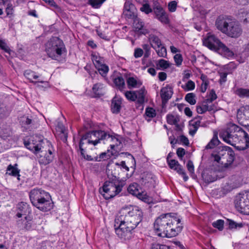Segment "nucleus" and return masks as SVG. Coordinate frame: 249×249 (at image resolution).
Listing matches in <instances>:
<instances>
[{
    "label": "nucleus",
    "instance_id": "obj_54",
    "mask_svg": "<svg viewBox=\"0 0 249 249\" xmlns=\"http://www.w3.org/2000/svg\"><path fill=\"white\" fill-rule=\"evenodd\" d=\"M31 123V120L26 117H23L21 118L20 123L22 127H25L26 125H29Z\"/></svg>",
    "mask_w": 249,
    "mask_h": 249
},
{
    "label": "nucleus",
    "instance_id": "obj_9",
    "mask_svg": "<svg viewBox=\"0 0 249 249\" xmlns=\"http://www.w3.org/2000/svg\"><path fill=\"white\" fill-rule=\"evenodd\" d=\"M45 51L49 57L59 60L66 48L63 41L56 37L51 38L45 44Z\"/></svg>",
    "mask_w": 249,
    "mask_h": 249
},
{
    "label": "nucleus",
    "instance_id": "obj_57",
    "mask_svg": "<svg viewBox=\"0 0 249 249\" xmlns=\"http://www.w3.org/2000/svg\"><path fill=\"white\" fill-rule=\"evenodd\" d=\"M5 12L6 13L7 16H11L13 15V6L12 4L8 3L7 5V7L5 9Z\"/></svg>",
    "mask_w": 249,
    "mask_h": 249
},
{
    "label": "nucleus",
    "instance_id": "obj_32",
    "mask_svg": "<svg viewBox=\"0 0 249 249\" xmlns=\"http://www.w3.org/2000/svg\"><path fill=\"white\" fill-rule=\"evenodd\" d=\"M104 88V85L101 83H97L93 85L92 87V91L94 94L98 96L103 95V89Z\"/></svg>",
    "mask_w": 249,
    "mask_h": 249
},
{
    "label": "nucleus",
    "instance_id": "obj_51",
    "mask_svg": "<svg viewBox=\"0 0 249 249\" xmlns=\"http://www.w3.org/2000/svg\"><path fill=\"white\" fill-rule=\"evenodd\" d=\"M122 168L125 169L126 171L129 170V168L126 165L125 161H122L120 163H115V166L114 167V169L115 170H119V169H121Z\"/></svg>",
    "mask_w": 249,
    "mask_h": 249
},
{
    "label": "nucleus",
    "instance_id": "obj_8",
    "mask_svg": "<svg viewBox=\"0 0 249 249\" xmlns=\"http://www.w3.org/2000/svg\"><path fill=\"white\" fill-rule=\"evenodd\" d=\"M208 48L226 56H231L233 53L213 34L208 33L203 41Z\"/></svg>",
    "mask_w": 249,
    "mask_h": 249
},
{
    "label": "nucleus",
    "instance_id": "obj_52",
    "mask_svg": "<svg viewBox=\"0 0 249 249\" xmlns=\"http://www.w3.org/2000/svg\"><path fill=\"white\" fill-rule=\"evenodd\" d=\"M174 59L177 66H179L181 65L183 60L181 54L179 53L175 54Z\"/></svg>",
    "mask_w": 249,
    "mask_h": 249
},
{
    "label": "nucleus",
    "instance_id": "obj_41",
    "mask_svg": "<svg viewBox=\"0 0 249 249\" xmlns=\"http://www.w3.org/2000/svg\"><path fill=\"white\" fill-rule=\"evenodd\" d=\"M0 49L3 50L5 53H7L10 55L12 52L4 40L0 39Z\"/></svg>",
    "mask_w": 249,
    "mask_h": 249
},
{
    "label": "nucleus",
    "instance_id": "obj_49",
    "mask_svg": "<svg viewBox=\"0 0 249 249\" xmlns=\"http://www.w3.org/2000/svg\"><path fill=\"white\" fill-rule=\"evenodd\" d=\"M109 158V155L106 152H103L99 155V156L95 157V161H100L101 160H105Z\"/></svg>",
    "mask_w": 249,
    "mask_h": 249
},
{
    "label": "nucleus",
    "instance_id": "obj_6",
    "mask_svg": "<svg viewBox=\"0 0 249 249\" xmlns=\"http://www.w3.org/2000/svg\"><path fill=\"white\" fill-rule=\"evenodd\" d=\"M217 28L227 36L238 38L242 34V29L239 22L229 18L219 17L215 21Z\"/></svg>",
    "mask_w": 249,
    "mask_h": 249
},
{
    "label": "nucleus",
    "instance_id": "obj_24",
    "mask_svg": "<svg viewBox=\"0 0 249 249\" xmlns=\"http://www.w3.org/2000/svg\"><path fill=\"white\" fill-rule=\"evenodd\" d=\"M148 40L151 47L154 49H156V48L161 47V45L163 44L160 39L158 36L154 34H150L149 36Z\"/></svg>",
    "mask_w": 249,
    "mask_h": 249
},
{
    "label": "nucleus",
    "instance_id": "obj_35",
    "mask_svg": "<svg viewBox=\"0 0 249 249\" xmlns=\"http://www.w3.org/2000/svg\"><path fill=\"white\" fill-rule=\"evenodd\" d=\"M33 78L35 79H37L38 78H39V80L37 81L34 82L32 81V84H34L36 87H46L48 85V83L47 81H45L42 77H40V76L35 75L33 76Z\"/></svg>",
    "mask_w": 249,
    "mask_h": 249
},
{
    "label": "nucleus",
    "instance_id": "obj_29",
    "mask_svg": "<svg viewBox=\"0 0 249 249\" xmlns=\"http://www.w3.org/2000/svg\"><path fill=\"white\" fill-rule=\"evenodd\" d=\"M137 101L139 104H143L145 101V96L146 91L144 87H142L138 90H136Z\"/></svg>",
    "mask_w": 249,
    "mask_h": 249
},
{
    "label": "nucleus",
    "instance_id": "obj_56",
    "mask_svg": "<svg viewBox=\"0 0 249 249\" xmlns=\"http://www.w3.org/2000/svg\"><path fill=\"white\" fill-rule=\"evenodd\" d=\"M143 54V51L141 48H136L134 50V56L136 58L141 57Z\"/></svg>",
    "mask_w": 249,
    "mask_h": 249
},
{
    "label": "nucleus",
    "instance_id": "obj_46",
    "mask_svg": "<svg viewBox=\"0 0 249 249\" xmlns=\"http://www.w3.org/2000/svg\"><path fill=\"white\" fill-rule=\"evenodd\" d=\"M224 222L223 220L219 219L213 223V227L218 229L219 231L223 229Z\"/></svg>",
    "mask_w": 249,
    "mask_h": 249
},
{
    "label": "nucleus",
    "instance_id": "obj_21",
    "mask_svg": "<svg viewBox=\"0 0 249 249\" xmlns=\"http://www.w3.org/2000/svg\"><path fill=\"white\" fill-rule=\"evenodd\" d=\"M172 89L169 86L162 88L160 90V96L162 103L166 102L173 94Z\"/></svg>",
    "mask_w": 249,
    "mask_h": 249
},
{
    "label": "nucleus",
    "instance_id": "obj_22",
    "mask_svg": "<svg viewBox=\"0 0 249 249\" xmlns=\"http://www.w3.org/2000/svg\"><path fill=\"white\" fill-rule=\"evenodd\" d=\"M126 81L129 89L139 88L142 84V82L137 77H129L126 79Z\"/></svg>",
    "mask_w": 249,
    "mask_h": 249
},
{
    "label": "nucleus",
    "instance_id": "obj_27",
    "mask_svg": "<svg viewBox=\"0 0 249 249\" xmlns=\"http://www.w3.org/2000/svg\"><path fill=\"white\" fill-rule=\"evenodd\" d=\"M17 209L20 212H18L17 214V217L20 218L22 215H26L29 209V205L24 202L19 203L17 205Z\"/></svg>",
    "mask_w": 249,
    "mask_h": 249
},
{
    "label": "nucleus",
    "instance_id": "obj_2",
    "mask_svg": "<svg viewBox=\"0 0 249 249\" xmlns=\"http://www.w3.org/2000/svg\"><path fill=\"white\" fill-rule=\"evenodd\" d=\"M220 137L238 150H244L249 147V136L241 127L235 124L230 125L221 130Z\"/></svg>",
    "mask_w": 249,
    "mask_h": 249
},
{
    "label": "nucleus",
    "instance_id": "obj_47",
    "mask_svg": "<svg viewBox=\"0 0 249 249\" xmlns=\"http://www.w3.org/2000/svg\"><path fill=\"white\" fill-rule=\"evenodd\" d=\"M243 226V224L241 223H237L234 221L230 220H229V228L230 229L240 228Z\"/></svg>",
    "mask_w": 249,
    "mask_h": 249
},
{
    "label": "nucleus",
    "instance_id": "obj_5",
    "mask_svg": "<svg viewBox=\"0 0 249 249\" xmlns=\"http://www.w3.org/2000/svg\"><path fill=\"white\" fill-rule=\"evenodd\" d=\"M143 213L138 207H135L130 210L128 208H123L120 212V215L115 219V222H123L132 230L136 228L142 221Z\"/></svg>",
    "mask_w": 249,
    "mask_h": 249
},
{
    "label": "nucleus",
    "instance_id": "obj_61",
    "mask_svg": "<svg viewBox=\"0 0 249 249\" xmlns=\"http://www.w3.org/2000/svg\"><path fill=\"white\" fill-rule=\"evenodd\" d=\"M158 78L160 81H163L166 80L167 74L164 72H160L158 74Z\"/></svg>",
    "mask_w": 249,
    "mask_h": 249
},
{
    "label": "nucleus",
    "instance_id": "obj_16",
    "mask_svg": "<svg viewBox=\"0 0 249 249\" xmlns=\"http://www.w3.org/2000/svg\"><path fill=\"white\" fill-rule=\"evenodd\" d=\"M168 164L171 169L176 171L178 174L183 176V179L185 181L188 180V177L186 175L184 169L177 160H170L168 161Z\"/></svg>",
    "mask_w": 249,
    "mask_h": 249
},
{
    "label": "nucleus",
    "instance_id": "obj_11",
    "mask_svg": "<svg viewBox=\"0 0 249 249\" xmlns=\"http://www.w3.org/2000/svg\"><path fill=\"white\" fill-rule=\"evenodd\" d=\"M106 132L102 130L93 131L83 135L80 139L79 144L80 147L83 145L87 146L89 144L97 145L101 141H105Z\"/></svg>",
    "mask_w": 249,
    "mask_h": 249
},
{
    "label": "nucleus",
    "instance_id": "obj_1",
    "mask_svg": "<svg viewBox=\"0 0 249 249\" xmlns=\"http://www.w3.org/2000/svg\"><path fill=\"white\" fill-rule=\"evenodd\" d=\"M182 228L180 220L172 216L171 213L160 215L154 224L155 232L160 237H175L181 232Z\"/></svg>",
    "mask_w": 249,
    "mask_h": 249
},
{
    "label": "nucleus",
    "instance_id": "obj_31",
    "mask_svg": "<svg viewBox=\"0 0 249 249\" xmlns=\"http://www.w3.org/2000/svg\"><path fill=\"white\" fill-rule=\"evenodd\" d=\"M235 94L241 98H249V89L244 88H237L235 91Z\"/></svg>",
    "mask_w": 249,
    "mask_h": 249
},
{
    "label": "nucleus",
    "instance_id": "obj_53",
    "mask_svg": "<svg viewBox=\"0 0 249 249\" xmlns=\"http://www.w3.org/2000/svg\"><path fill=\"white\" fill-rule=\"evenodd\" d=\"M177 6V2L175 0L170 2L168 4V10L171 12L176 11Z\"/></svg>",
    "mask_w": 249,
    "mask_h": 249
},
{
    "label": "nucleus",
    "instance_id": "obj_4",
    "mask_svg": "<svg viewBox=\"0 0 249 249\" xmlns=\"http://www.w3.org/2000/svg\"><path fill=\"white\" fill-rule=\"evenodd\" d=\"M118 174L116 173L108 174V180H107L102 187V191L100 190L101 194L106 199L112 198L118 195L122 190L125 185L124 181L119 180Z\"/></svg>",
    "mask_w": 249,
    "mask_h": 249
},
{
    "label": "nucleus",
    "instance_id": "obj_44",
    "mask_svg": "<svg viewBox=\"0 0 249 249\" xmlns=\"http://www.w3.org/2000/svg\"><path fill=\"white\" fill-rule=\"evenodd\" d=\"M106 0H89V2L94 8H98Z\"/></svg>",
    "mask_w": 249,
    "mask_h": 249
},
{
    "label": "nucleus",
    "instance_id": "obj_19",
    "mask_svg": "<svg viewBox=\"0 0 249 249\" xmlns=\"http://www.w3.org/2000/svg\"><path fill=\"white\" fill-rule=\"evenodd\" d=\"M113 83L116 88L121 92H124L126 89L124 80L121 74L117 75L113 79Z\"/></svg>",
    "mask_w": 249,
    "mask_h": 249
},
{
    "label": "nucleus",
    "instance_id": "obj_33",
    "mask_svg": "<svg viewBox=\"0 0 249 249\" xmlns=\"http://www.w3.org/2000/svg\"><path fill=\"white\" fill-rule=\"evenodd\" d=\"M171 65L169 61L163 59H160L156 63L157 69L163 70L169 68Z\"/></svg>",
    "mask_w": 249,
    "mask_h": 249
},
{
    "label": "nucleus",
    "instance_id": "obj_25",
    "mask_svg": "<svg viewBox=\"0 0 249 249\" xmlns=\"http://www.w3.org/2000/svg\"><path fill=\"white\" fill-rule=\"evenodd\" d=\"M122 104V99L115 97L112 100L111 110L114 113L120 112Z\"/></svg>",
    "mask_w": 249,
    "mask_h": 249
},
{
    "label": "nucleus",
    "instance_id": "obj_62",
    "mask_svg": "<svg viewBox=\"0 0 249 249\" xmlns=\"http://www.w3.org/2000/svg\"><path fill=\"white\" fill-rule=\"evenodd\" d=\"M185 154V150L182 148H178L177 151V154L179 158H182Z\"/></svg>",
    "mask_w": 249,
    "mask_h": 249
},
{
    "label": "nucleus",
    "instance_id": "obj_26",
    "mask_svg": "<svg viewBox=\"0 0 249 249\" xmlns=\"http://www.w3.org/2000/svg\"><path fill=\"white\" fill-rule=\"evenodd\" d=\"M239 18L245 25H249V10L241 9L238 13Z\"/></svg>",
    "mask_w": 249,
    "mask_h": 249
},
{
    "label": "nucleus",
    "instance_id": "obj_12",
    "mask_svg": "<svg viewBox=\"0 0 249 249\" xmlns=\"http://www.w3.org/2000/svg\"><path fill=\"white\" fill-rule=\"evenodd\" d=\"M235 205L240 213L249 214V191L238 194L235 199Z\"/></svg>",
    "mask_w": 249,
    "mask_h": 249
},
{
    "label": "nucleus",
    "instance_id": "obj_14",
    "mask_svg": "<svg viewBox=\"0 0 249 249\" xmlns=\"http://www.w3.org/2000/svg\"><path fill=\"white\" fill-rule=\"evenodd\" d=\"M127 189L129 194L136 196L138 198L144 202H146L149 200L148 196L145 193L142 191L137 183H133L131 184L127 187Z\"/></svg>",
    "mask_w": 249,
    "mask_h": 249
},
{
    "label": "nucleus",
    "instance_id": "obj_63",
    "mask_svg": "<svg viewBox=\"0 0 249 249\" xmlns=\"http://www.w3.org/2000/svg\"><path fill=\"white\" fill-rule=\"evenodd\" d=\"M151 249H168V247L163 245L156 244L153 245Z\"/></svg>",
    "mask_w": 249,
    "mask_h": 249
},
{
    "label": "nucleus",
    "instance_id": "obj_48",
    "mask_svg": "<svg viewBox=\"0 0 249 249\" xmlns=\"http://www.w3.org/2000/svg\"><path fill=\"white\" fill-rule=\"evenodd\" d=\"M140 10L146 14H148L152 12V9L149 4L147 3L143 4L142 6L140 8Z\"/></svg>",
    "mask_w": 249,
    "mask_h": 249
},
{
    "label": "nucleus",
    "instance_id": "obj_58",
    "mask_svg": "<svg viewBox=\"0 0 249 249\" xmlns=\"http://www.w3.org/2000/svg\"><path fill=\"white\" fill-rule=\"evenodd\" d=\"M220 78L219 79V83L220 84L225 83L227 80V73L221 72L220 73Z\"/></svg>",
    "mask_w": 249,
    "mask_h": 249
},
{
    "label": "nucleus",
    "instance_id": "obj_23",
    "mask_svg": "<svg viewBox=\"0 0 249 249\" xmlns=\"http://www.w3.org/2000/svg\"><path fill=\"white\" fill-rule=\"evenodd\" d=\"M104 141H106L107 143H110V146L111 149H114L115 146H119L121 143V141L116 137L111 135L106 132Z\"/></svg>",
    "mask_w": 249,
    "mask_h": 249
},
{
    "label": "nucleus",
    "instance_id": "obj_17",
    "mask_svg": "<svg viewBox=\"0 0 249 249\" xmlns=\"http://www.w3.org/2000/svg\"><path fill=\"white\" fill-rule=\"evenodd\" d=\"M136 9L134 4L126 1L124 5V15L128 18L133 19L136 17Z\"/></svg>",
    "mask_w": 249,
    "mask_h": 249
},
{
    "label": "nucleus",
    "instance_id": "obj_20",
    "mask_svg": "<svg viewBox=\"0 0 249 249\" xmlns=\"http://www.w3.org/2000/svg\"><path fill=\"white\" fill-rule=\"evenodd\" d=\"M133 28L135 32L145 35L148 33V30L144 27V24L141 19L135 18L133 22Z\"/></svg>",
    "mask_w": 249,
    "mask_h": 249
},
{
    "label": "nucleus",
    "instance_id": "obj_15",
    "mask_svg": "<svg viewBox=\"0 0 249 249\" xmlns=\"http://www.w3.org/2000/svg\"><path fill=\"white\" fill-rule=\"evenodd\" d=\"M153 11L156 18L161 23L167 24L170 22L168 15L163 8L160 5H157L153 8Z\"/></svg>",
    "mask_w": 249,
    "mask_h": 249
},
{
    "label": "nucleus",
    "instance_id": "obj_3",
    "mask_svg": "<svg viewBox=\"0 0 249 249\" xmlns=\"http://www.w3.org/2000/svg\"><path fill=\"white\" fill-rule=\"evenodd\" d=\"M32 152L40 165H46L53 160L55 150L51 142L41 135L33 136Z\"/></svg>",
    "mask_w": 249,
    "mask_h": 249
},
{
    "label": "nucleus",
    "instance_id": "obj_30",
    "mask_svg": "<svg viewBox=\"0 0 249 249\" xmlns=\"http://www.w3.org/2000/svg\"><path fill=\"white\" fill-rule=\"evenodd\" d=\"M17 166V164H15L14 166L11 164L9 165L7 168L6 174L14 177L19 176V170L16 167Z\"/></svg>",
    "mask_w": 249,
    "mask_h": 249
},
{
    "label": "nucleus",
    "instance_id": "obj_42",
    "mask_svg": "<svg viewBox=\"0 0 249 249\" xmlns=\"http://www.w3.org/2000/svg\"><path fill=\"white\" fill-rule=\"evenodd\" d=\"M96 68L98 70L100 74L103 76H106L109 71L108 67L104 63L100 65V66L97 67Z\"/></svg>",
    "mask_w": 249,
    "mask_h": 249
},
{
    "label": "nucleus",
    "instance_id": "obj_36",
    "mask_svg": "<svg viewBox=\"0 0 249 249\" xmlns=\"http://www.w3.org/2000/svg\"><path fill=\"white\" fill-rule=\"evenodd\" d=\"M126 98L131 101H135L137 99L136 92L135 91H125L124 90V92H122Z\"/></svg>",
    "mask_w": 249,
    "mask_h": 249
},
{
    "label": "nucleus",
    "instance_id": "obj_60",
    "mask_svg": "<svg viewBox=\"0 0 249 249\" xmlns=\"http://www.w3.org/2000/svg\"><path fill=\"white\" fill-rule=\"evenodd\" d=\"M180 141L185 145H188L189 144V140L187 137L184 135H181L179 137Z\"/></svg>",
    "mask_w": 249,
    "mask_h": 249
},
{
    "label": "nucleus",
    "instance_id": "obj_40",
    "mask_svg": "<svg viewBox=\"0 0 249 249\" xmlns=\"http://www.w3.org/2000/svg\"><path fill=\"white\" fill-rule=\"evenodd\" d=\"M92 60L93 63L96 68L97 67L100 66V65L104 63L103 58L101 57L98 55L92 54Z\"/></svg>",
    "mask_w": 249,
    "mask_h": 249
},
{
    "label": "nucleus",
    "instance_id": "obj_18",
    "mask_svg": "<svg viewBox=\"0 0 249 249\" xmlns=\"http://www.w3.org/2000/svg\"><path fill=\"white\" fill-rule=\"evenodd\" d=\"M237 118L240 124L249 119V105L240 107L237 111Z\"/></svg>",
    "mask_w": 249,
    "mask_h": 249
},
{
    "label": "nucleus",
    "instance_id": "obj_10",
    "mask_svg": "<svg viewBox=\"0 0 249 249\" xmlns=\"http://www.w3.org/2000/svg\"><path fill=\"white\" fill-rule=\"evenodd\" d=\"M214 160L221 164L227 166L231 164L234 159V153L228 146L219 147L215 153L212 154Z\"/></svg>",
    "mask_w": 249,
    "mask_h": 249
},
{
    "label": "nucleus",
    "instance_id": "obj_34",
    "mask_svg": "<svg viewBox=\"0 0 249 249\" xmlns=\"http://www.w3.org/2000/svg\"><path fill=\"white\" fill-rule=\"evenodd\" d=\"M87 148V146L85 145H83L81 148L80 145L79 144V150L80 151L81 155L84 159L87 160L95 161V157L94 158H92L91 156L85 154L86 149Z\"/></svg>",
    "mask_w": 249,
    "mask_h": 249
},
{
    "label": "nucleus",
    "instance_id": "obj_50",
    "mask_svg": "<svg viewBox=\"0 0 249 249\" xmlns=\"http://www.w3.org/2000/svg\"><path fill=\"white\" fill-rule=\"evenodd\" d=\"M145 114L149 118H153L156 115L155 110L152 107H147L146 108Z\"/></svg>",
    "mask_w": 249,
    "mask_h": 249
},
{
    "label": "nucleus",
    "instance_id": "obj_7",
    "mask_svg": "<svg viewBox=\"0 0 249 249\" xmlns=\"http://www.w3.org/2000/svg\"><path fill=\"white\" fill-rule=\"evenodd\" d=\"M32 204L43 212L50 211L53 208V204L49 193L40 190H32Z\"/></svg>",
    "mask_w": 249,
    "mask_h": 249
},
{
    "label": "nucleus",
    "instance_id": "obj_28",
    "mask_svg": "<svg viewBox=\"0 0 249 249\" xmlns=\"http://www.w3.org/2000/svg\"><path fill=\"white\" fill-rule=\"evenodd\" d=\"M206 100L204 101L201 105H198L196 106V111L199 114H203L206 112L207 111H211L213 110L212 106H208Z\"/></svg>",
    "mask_w": 249,
    "mask_h": 249
},
{
    "label": "nucleus",
    "instance_id": "obj_37",
    "mask_svg": "<svg viewBox=\"0 0 249 249\" xmlns=\"http://www.w3.org/2000/svg\"><path fill=\"white\" fill-rule=\"evenodd\" d=\"M158 55L161 57H166L167 56V51L166 49L164 46V44H162L161 47L159 48H156V49H154Z\"/></svg>",
    "mask_w": 249,
    "mask_h": 249
},
{
    "label": "nucleus",
    "instance_id": "obj_59",
    "mask_svg": "<svg viewBox=\"0 0 249 249\" xmlns=\"http://www.w3.org/2000/svg\"><path fill=\"white\" fill-rule=\"evenodd\" d=\"M187 167L188 170L191 173H194V166L193 162L191 160H189L187 164Z\"/></svg>",
    "mask_w": 249,
    "mask_h": 249
},
{
    "label": "nucleus",
    "instance_id": "obj_39",
    "mask_svg": "<svg viewBox=\"0 0 249 249\" xmlns=\"http://www.w3.org/2000/svg\"><path fill=\"white\" fill-rule=\"evenodd\" d=\"M219 143V141L218 139L217 136L215 135L211 141L206 146L205 148L207 149H212L215 146L217 145Z\"/></svg>",
    "mask_w": 249,
    "mask_h": 249
},
{
    "label": "nucleus",
    "instance_id": "obj_38",
    "mask_svg": "<svg viewBox=\"0 0 249 249\" xmlns=\"http://www.w3.org/2000/svg\"><path fill=\"white\" fill-rule=\"evenodd\" d=\"M185 99L191 105H195L196 102V95L192 92L187 93L185 97Z\"/></svg>",
    "mask_w": 249,
    "mask_h": 249
},
{
    "label": "nucleus",
    "instance_id": "obj_45",
    "mask_svg": "<svg viewBox=\"0 0 249 249\" xmlns=\"http://www.w3.org/2000/svg\"><path fill=\"white\" fill-rule=\"evenodd\" d=\"M182 88L186 91L192 90L195 88V84L193 81L189 80L186 84L185 86H182Z\"/></svg>",
    "mask_w": 249,
    "mask_h": 249
},
{
    "label": "nucleus",
    "instance_id": "obj_13",
    "mask_svg": "<svg viewBox=\"0 0 249 249\" xmlns=\"http://www.w3.org/2000/svg\"><path fill=\"white\" fill-rule=\"evenodd\" d=\"M116 234L117 236L123 239H129L131 236V231L133 230L124 222H115L114 225Z\"/></svg>",
    "mask_w": 249,
    "mask_h": 249
},
{
    "label": "nucleus",
    "instance_id": "obj_55",
    "mask_svg": "<svg viewBox=\"0 0 249 249\" xmlns=\"http://www.w3.org/2000/svg\"><path fill=\"white\" fill-rule=\"evenodd\" d=\"M217 98V95L213 90H212L210 93V97L206 100L209 103H212L214 100Z\"/></svg>",
    "mask_w": 249,
    "mask_h": 249
},
{
    "label": "nucleus",
    "instance_id": "obj_43",
    "mask_svg": "<svg viewBox=\"0 0 249 249\" xmlns=\"http://www.w3.org/2000/svg\"><path fill=\"white\" fill-rule=\"evenodd\" d=\"M167 122L170 124H177L179 122V118L171 114L166 116Z\"/></svg>",
    "mask_w": 249,
    "mask_h": 249
},
{
    "label": "nucleus",
    "instance_id": "obj_64",
    "mask_svg": "<svg viewBox=\"0 0 249 249\" xmlns=\"http://www.w3.org/2000/svg\"><path fill=\"white\" fill-rule=\"evenodd\" d=\"M184 113L188 117L192 116V112L189 107H186L184 109Z\"/></svg>",
    "mask_w": 249,
    "mask_h": 249
}]
</instances>
